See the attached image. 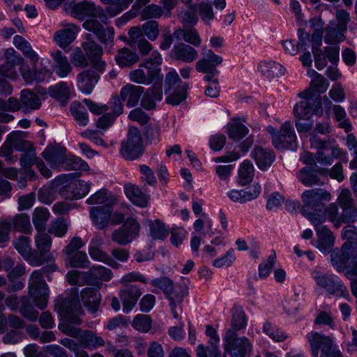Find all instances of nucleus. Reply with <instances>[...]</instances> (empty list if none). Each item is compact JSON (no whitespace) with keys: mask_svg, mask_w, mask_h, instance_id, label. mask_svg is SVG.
<instances>
[{"mask_svg":"<svg viewBox=\"0 0 357 357\" xmlns=\"http://www.w3.org/2000/svg\"><path fill=\"white\" fill-rule=\"evenodd\" d=\"M75 294L64 299L57 300L55 310L63 317L64 321L59 324V328L64 334L77 337L79 335L80 329L74 325H79L82 320L79 317L84 314L77 295V289L73 288Z\"/></svg>","mask_w":357,"mask_h":357,"instance_id":"1","label":"nucleus"},{"mask_svg":"<svg viewBox=\"0 0 357 357\" xmlns=\"http://www.w3.org/2000/svg\"><path fill=\"white\" fill-rule=\"evenodd\" d=\"M331 261L334 268L342 272L347 279L357 278V244L345 242L340 252H331Z\"/></svg>","mask_w":357,"mask_h":357,"instance_id":"2","label":"nucleus"},{"mask_svg":"<svg viewBox=\"0 0 357 357\" xmlns=\"http://www.w3.org/2000/svg\"><path fill=\"white\" fill-rule=\"evenodd\" d=\"M303 202L301 212L311 222L313 218L324 219L323 215L319 214L324 209V201L331 199L330 193L322 188H314L305 190L301 195Z\"/></svg>","mask_w":357,"mask_h":357,"instance_id":"3","label":"nucleus"},{"mask_svg":"<svg viewBox=\"0 0 357 357\" xmlns=\"http://www.w3.org/2000/svg\"><path fill=\"white\" fill-rule=\"evenodd\" d=\"M311 276L317 286L327 294L342 297L348 301L351 299L347 287L336 275L314 270Z\"/></svg>","mask_w":357,"mask_h":357,"instance_id":"4","label":"nucleus"},{"mask_svg":"<svg viewBox=\"0 0 357 357\" xmlns=\"http://www.w3.org/2000/svg\"><path fill=\"white\" fill-rule=\"evenodd\" d=\"M223 354L229 353L231 357H250L252 345L246 337H238L233 329H228L223 337Z\"/></svg>","mask_w":357,"mask_h":357,"instance_id":"5","label":"nucleus"},{"mask_svg":"<svg viewBox=\"0 0 357 357\" xmlns=\"http://www.w3.org/2000/svg\"><path fill=\"white\" fill-rule=\"evenodd\" d=\"M300 98L303 100L297 102L293 109L294 119H303L310 120L314 114L320 117L324 114L321 108V102L318 99L311 98V91L305 89L298 93Z\"/></svg>","mask_w":357,"mask_h":357,"instance_id":"6","label":"nucleus"},{"mask_svg":"<svg viewBox=\"0 0 357 357\" xmlns=\"http://www.w3.org/2000/svg\"><path fill=\"white\" fill-rule=\"evenodd\" d=\"M45 268L32 273L29 279V293L35 305L40 310L44 309L48 302V287L44 280Z\"/></svg>","mask_w":357,"mask_h":357,"instance_id":"7","label":"nucleus"},{"mask_svg":"<svg viewBox=\"0 0 357 357\" xmlns=\"http://www.w3.org/2000/svg\"><path fill=\"white\" fill-rule=\"evenodd\" d=\"M313 357H330L337 349L332 337L316 331H310L306 335Z\"/></svg>","mask_w":357,"mask_h":357,"instance_id":"8","label":"nucleus"},{"mask_svg":"<svg viewBox=\"0 0 357 357\" xmlns=\"http://www.w3.org/2000/svg\"><path fill=\"white\" fill-rule=\"evenodd\" d=\"M144 152L141 133L136 128L129 129L128 137L121 142L120 153L127 160L139 158Z\"/></svg>","mask_w":357,"mask_h":357,"instance_id":"9","label":"nucleus"},{"mask_svg":"<svg viewBox=\"0 0 357 357\" xmlns=\"http://www.w3.org/2000/svg\"><path fill=\"white\" fill-rule=\"evenodd\" d=\"M139 228L140 225L136 220L127 219L121 227L113 231L112 240L120 245H126L139 236Z\"/></svg>","mask_w":357,"mask_h":357,"instance_id":"10","label":"nucleus"},{"mask_svg":"<svg viewBox=\"0 0 357 357\" xmlns=\"http://www.w3.org/2000/svg\"><path fill=\"white\" fill-rule=\"evenodd\" d=\"M324 221L325 218H313L311 220V223L314 225L317 236L316 248L324 255H327L332 251L335 243V236L326 226L322 225Z\"/></svg>","mask_w":357,"mask_h":357,"instance_id":"11","label":"nucleus"},{"mask_svg":"<svg viewBox=\"0 0 357 357\" xmlns=\"http://www.w3.org/2000/svg\"><path fill=\"white\" fill-rule=\"evenodd\" d=\"M278 135L273 139L275 149L295 150L297 148V137L290 121H286L281 125Z\"/></svg>","mask_w":357,"mask_h":357,"instance_id":"12","label":"nucleus"},{"mask_svg":"<svg viewBox=\"0 0 357 357\" xmlns=\"http://www.w3.org/2000/svg\"><path fill=\"white\" fill-rule=\"evenodd\" d=\"M104 71H99L93 66L91 68L84 70L77 75V86L78 89L84 94L92 93L98 82L100 74Z\"/></svg>","mask_w":357,"mask_h":357,"instance_id":"13","label":"nucleus"},{"mask_svg":"<svg viewBox=\"0 0 357 357\" xmlns=\"http://www.w3.org/2000/svg\"><path fill=\"white\" fill-rule=\"evenodd\" d=\"M83 27L90 32H93L104 45L112 46L114 36V28H105L103 25L96 19L86 20L83 23Z\"/></svg>","mask_w":357,"mask_h":357,"instance_id":"14","label":"nucleus"},{"mask_svg":"<svg viewBox=\"0 0 357 357\" xmlns=\"http://www.w3.org/2000/svg\"><path fill=\"white\" fill-rule=\"evenodd\" d=\"M91 34H87L86 38L89 40L83 43L82 47L86 54L91 61L92 66L99 71H105L106 63L101 59L102 55V49L94 41L91 40Z\"/></svg>","mask_w":357,"mask_h":357,"instance_id":"15","label":"nucleus"},{"mask_svg":"<svg viewBox=\"0 0 357 357\" xmlns=\"http://www.w3.org/2000/svg\"><path fill=\"white\" fill-rule=\"evenodd\" d=\"M188 294V287L186 285H174L172 289L165 294L169 301L171 311L176 319H179L178 311L182 310V303L184 297Z\"/></svg>","mask_w":357,"mask_h":357,"instance_id":"16","label":"nucleus"},{"mask_svg":"<svg viewBox=\"0 0 357 357\" xmlns=\"http://www.w3.org/2000/svg\"><path fill=\"white\" fill-rule=\"evenodd\" d=\"M202 59L196 63V70L198 72L216 71V66L223 62V58L215 54L211 50L202 47Z\"/></svg>","mask_w":357,"mask_h":357,"instance_id":"17","label":"nucleus"},{"mask_svg":"<svg viewBox=\"0 0 357 357\" xmlns=\"http://www.w3.org/2000/svg\"><path fill=\"white\" fill-rule=\"evenodd\" d=\"M15 249L23 258L32 266L41 265L40 258L37 257V252L32 251L29 237L20 236L13 242Z\"/></svg>","mask_w":357,"mask_h":357,"instance_id":"18","label":"nucleus"},{"mask_svg":"<svg viewBox=\"0 0 357 357\" xmlns=\"http://www.w3.org/2000/svg\"><path fill=\"white\" fill-rule=\"evenodd\" d=\"M144 63L139 66L136 70H132L129 73L130 79L139 84L149 85L154 80H163V76H158V70L153 68H146V73L142 68Z\"/></svg>","mask_w":357,"mask_h":357,"instance_id":"19","label":"nucleus"},{"mask_svg":"<svg viewBox=\"0 0 357 357\" xmlns=\"http://www.w3.org/2000/svg\"><path fill=\"white\" fill-rule=\"evenodd\" d=\"M80 28L74 24H68L64 28L55 32L54 41L62 49L66 50L76 38Z\"/></svg>","mask_w":357,"mask_h":357,"instance_id":"20","label":"nucleus"},{"mask_svg":"<svg viewBox=\"0 0 357 357\" xmlns=\"http://www.w3.org/2000/svg\"><path fill=\"white\" fill-rule=\"evenodd\" d=\"M142 292L137 285L127 286L119 292V296L123 303V310L128 313L135 306Z\"/></svg>","mask_w":357,"mask_h":357,"instance_id":"21","label":"nucleus"},{"mask_svg":"<svg viewBox=\"0 0 357 357\" xmlns=\"http://www.w3.org/2000/svg\"><path fill=\"white\" fill-rule=\"evenodd\" d=\"M42 155L50 166L61 169L66 155V149L57 144L48 146L43 152Z\"/></svg>","mask_w":357,"mask_h":357,"instance_id":"22","label":"nucleus"},{"mask_svg":"<svg viewBox=\"0 0 357 357\" xmlns=\"http://www.w3.org/2000/svg\"><path fill=\"white\" fill-rule=\"evenodd\" d=\"M20 71L26 84H32L34 82H42L50 79L52 75V72L46 67L40 69L34 68L31 70L28 66H22Z\"/></svg>","mask_w":357,"mask_h":357,"instance_id":"23","label":"nucleus"},{"mask_svg":"<svg viewBox=\"0 0 357 357\" xmlns=\"http://www.w3.org/2000/svg\"><path fill=\"white\" fill-rule=\"evenodd\" d=\"M251 156L255 160L257 167L263 171L269 168L275 158L274 151L272 149L261 146L255 147L251 153Z\"/></svg>","mask_w":357,"mask_h":357,"instance_id":"24","label":"nucleus"},{"mask_svg":"<svg viewBox=\"0 0 357 357\" xmlns=\"http://www.w3.org/2000/svg\"><path fill=\"white\" fill-rule=\"evenodd\" d=\"M111 206H93L90 209V218L93 225L103 229L109 224Z\"/></svg>","mask_w":357,"mask_h":357,"instance_id":"25","label":"nucleus"},{"mask_svg":"<svg viewBox=\"0 0 357 357\" xmlns=\"http://www.w3.org/2000/svg\"><path fill=\"white\" fill-rule=\"evenodd\" d=\"M23 141L18 133L13 132L8 136L6 142L0 147V156L5 158L6 160L17 161V158L12 156L13 148L21 150V142Z\"/></svg>","mask_w":357,"mask_h":357,"instance_id":"26","label":"nucleus"},{"mask_svg":"<svg viewBox=\"0 0 357 357\" xmlns=\"http://www.w3.org/2000/svg\"><path fill=\"white\" fill-rule=\"evenodd\" d=\"M144 92V87L128 84L121 89L120 97L122 100L126 101L128 107H132L137 105Z\"/></svg>","mask_w":357,"mask_h":357,"instance_id":"27","label":"nucleus"},{"mask_svg":"<svg viewBox=\"0 0 357 357\" xmlns=\"http://www.w3.org/2000/svg\"><path fill=\"white\" fill-rule=\"evenodd\" d=\"M172 57L185 63H191L198 57L197 51L189 45L180 43L174 46L172 50Z\"/></svg>","mask_w":357,"mask_h":357,"instance_id":"28","label":"nucleus"},{"mask_svg":"<svg viewBox=\"0 0 357 357\" xmlns=\"http://www.w3.org/2000/svg\"><path fill=\"white\" fill-rule=\"evenodd\" d=\"M54 61V70L61 78L66 77L73 71V67L67 57L60 50L50 54Z\"/></svg>","mask_w":357,"mask_h":357,"instance_id":"29","label":"nucleus"},{"mask_svg":"<svg viewBox=\"0 0 357 357\" xmlns=\"http://www.w3.org/2000/svg\"><path fill=\"white\" fill-rule=\"evenodd\" d=\"M81 299L83 304L91 312H96L100 302V292L93 288H85L81 292Z\"/></svg>","mask_w":357,"mask_h":357,"instance_id":"30","label":"nucleus"},{"mask_svg":"<svg viewBox=\"0 0 357 357\" xmlns=\"http://www.w3.org/2000/svg\"><path fill=\"white\" fill-rule=\"evenodd\" d=\"M259 71L267 77H279L284 75L285 68L279 63L273 61H261L258 67Z\"/></svg>","mask_w":357,"mask_h":357,"instance_id":"31","label":"nucleus"},{"mask_svg":"<svg viewBox=\"0 0 357 357\" xmlns=\"http://www.w3.org/2000/svg\"><path fill=\"white\" fill-rule=\"evenodd\" d=\"M20 100L22 109L26 113L38 109L41 106V102L38 96L29 89H24L21 91Z\"/></svg>","mask_w":357,"mask_h":357,"instance_id":"32","label":"nucleus"},{"mask_svg":"<svg viewBox=\"0 0 357 357\" xmlns=\"http://www.w3.org/2000/svg\"><path fill=\"white\" fill-rule=\"evenodd\" d=\"M231 319L230 329H233L236 333L246 328L248 318L243 310L240 305L234 304L231 310Z\"/></svg>","mask_w":357,"mask_h":357,"instance_id":"33","label":"nucleus"},{"mask_svg":"<svg viewBox=\"0 0 357 357\" xmlns=\"http://www.w3.org/2000/svg\"><path fill=\"white\" fill-rule=\"evenodd\" d=\"M97 8L95 5L88 1H83L75 4L71 11V15L76 19L83 20L88 17H96Z\"/></svg>","mask_w":357,"mask_h":357,"instance_id":"34","label":"nucleus"},{"mask_svg":"<svg viewBox=\"0 0 357 357\" xmlns=\"http://www.w3.org/2000/svg\"><path fill=\"white\" fill-rule=\"evenodd\" d=\"M13 44L19 50H20L24 55L30 59L33 66H36L38 61V56L33 50L30 43L22 36H15L13 38Z\"/></svg>","mask_w":357,"mask_h":357,"instance_id":"35","label":"nucleus"},{"mask_svg":"<svg viewBox=\"0 0 357 357\" xmlns=\"http://www.w3.org/2000/svg\"><path fill=\"white\" fill-rule=\"evenodd\" d=\"M35 245L37 248V257H40L41 264L44 262L45 255L50 251L52 238L45 231H38L35 235Z\"/></svg>","mask_w":357,"mask_h":357,"instance_id":"36","label":"nucleus"},{"mask_svg":"<svg viewBox=\"0 0 357 357\" xmlns=\"http://www.w3.org/2000/svg\"><path fill=\"white\" fill-rule=\"evenodd\" d=\"M21 150L25 153L21 157L20 162L22 167L29 168L33 164L36 165V160H40L36 157V153L31 142L24 140L21 142Z\"/></svg>","mask_w":357,"mask_h":357,"instance_id":"37","label":"nucleus"},{"mask_svg":"<svg viewBox=\"0 0 357 357\" xmlns=\"http://www.w3.org/2000/svg\"><path fill=\"white\" fill-rule=\"evenodd\" d=\"M124 190L128 198L135 205L145 207L148 200L141 190L135 185L128 183L124 186Z\"/></svg>","mask_w":357,"mask_h":357,"instance_id":"38","label":"nucleus"},{"mask_svg":"<svg viewBox=\"0 0 357 357\" xmlns=\"http://www.w3.org/2000/svg\"><path fill=\"white\" fill-rule=\"evenodd\" d=\"M319 169L316 171L311 167H305L298 173V179L302 184L307 187L321 185V182L316 174L317 172H319Z\"/></svg>","mask_w":357,"mask_h":357,"instance_id":"39","label":"nucleus"},{"mask_svg":"<svg viewBox=\"0 0 357 357\" xmlns=\"http://www.w3.org/2000/svg\"><path fill=\"white\" fill-rule=\"evenodd\" d=\"M324 40L326 43L336 45L344 40V32L335 26V24L331 22L325 29Z\"/></svg>","mask_w":357,"mask_h":357,"instance_id":"40","label":"nucleus"},{"mask_svg":"<svg viewBox=\"0 0 357 357\" xmlns=\"http://www.w3.org/2000/svg\"><path fill=\"white\" fill-rule=\"evenodd\" d=\"M115 60L120 67H129L138 61L139 56L128 48L123 47L119 50Z\"/></svg>","mask_w":357,"mask_h":357,"instance_id":"41","label":"nucleus"},{"mask_svg":"<svg viewBox=\"0 0 357 357\" xmlns=\"http://www.w3.org/2000/svg\"><path fill=\"white\" fill-rule=\"evenodd\" d=\"M50 213L46 208L37 207L34 209L32 216L33 224L37 231H45Z\"/></svg>","mask_w":357,"mask_h":357,"instance_id":"42","label":"nucleus"},{"mask_svg":"<svg viewBox=\"0 0 357 357\" xmlns=\"http://www.w3.org/2000/svg\"><path fill=\"white\" fill-rule=\"evenodd\" d=\"M50 96L65 105L70 98V87L67 82H61L49 88Z\"/></svg>","mask_w":357,"mask_h":357,"instance_id":"43","label":"nucleus"},{"mask_svg":"<svg viewBox=\"0 0 357 357\" xmlns=\"http://www.w3.org/2000/svg\"><path fill=\"white\" fill-rule=\"evenodd\" d=\"M148 225L149 227V236L153 239H165L169 234V229L165 225L158 219L154 220H149Z\"/></svg>","mask_w":357,"mask_h":357,"instance_id":"44","label":"nucleus"},{"mask_svg":"<svg viewBox=\"0 0 357 357\" xmlns=\"http://www.w3.org/2000/svg\"><path fill=\"white\" fill-rule=\"evenodd\" d=\"M228 135L229 138L238 141L248 134V128L239 120H234L227 126Z\"/></svg>","mask_w":357,"mask_h":357,"instance_id":"45","label":"nucleus"},{"mask_svg":"<svg viewBox=\"0 0 357 357\" xmlns=\"http://www.w3.org/2000/svg\"><path fill=\"white\" fill-rule=\"evenodd\" d=\"M70 112L79 126H87L89 122V115L85 107L80 102H73L70 105Z\"/></svg>","mask_w":357,"mask_h":357,"instance_id":"46","label":"nucleus"},{"mask_svg":"<svg viewBox=\"0 0 357 357\" xmlns=\"http://www.w3.org/2000/svg\"><path fill=\"white\" fill-rule=\"evenodd\" d=\"M66 256V261L72 267L85 268L90 264L87 255L84 252H76Z\"/></svg>","mask_w":357,"mask_h":357,"instance_id":"47","label":"nucleus"},{"mask_svg":"<svg viewBox=\"0 0 357 357\" xmlns=\"http://www.w3.org/2000/svg\"><path fill=\"white\" fill-rule=\"evenodd\" d=\"M19 312L25 319L32 322L36 321L38 317V312L34 310L29 298L25 296L20 299Z\"/></svg>","mask_w":357,"mask_h":357,"instance_id":"48","label":"nucleus"},{"mask_svg":"<svg viewBox=\"0 0 357 357\" xmlns=\"http://www.w3.org/2000/svg\"><path fill=\"white\" fill-rule=\"evenodd\" d=\"M61 169L70 170H87L88 164L81 158L75 155H66Z\"/></svg>","mask_w":357,"mask_h":357,"instance_id":"49","label":"nucleus"},{"mask_svg":"<svg viewBox=\"0 0 357 357\" xmlns=\"http://www.w3.org/2000/svg\"><path fill=\"white\" fill-rule=\"evenodd\" d=\"M255 169L252 162L245 160L238 170V182L242 185H245L252 181Z\"/></svg>","mask_w":357,"mask_h":357,"instance_id":"50","label":"nucleus"},{"mask_svg":"<svg viewBox=\"0 0 357 357\" xmlns=\"http://www.w3.org/2000/svg\"><path fill=\"white\" fill-rule=\"evenodd\" d=\"M11 229L24 233H30L31 231V225L29 216L24 213L16 215L13 218Z\"/></svg>","mask_w":357,"mask_h":357,"instance_id":"51","label":"nucleus"},{"mask_svg":"<svg viewBox=\"0 0 357 357\" xmlns=\"http://www.w3.org/2000/svg\"><path fill=\"white\" fill-rule=\"evenodd\" d=\"M206 335L209 337V344L212 346V350L210 351V355L215 357H227L225 354H222L219 349L218 344L220 338L216 330L211 325H207L206 327Z\"/></svg>","mask_w":357,"mask_h":357,"instance_id":"52","label":"nucleus"},{"mask_svg":"<svg viewBox=\"0 0 357 357\" xmlns=\"http://www.w3.org/2000/svg\"><path fill=\"white\" fill-rule=\"evenodd\" d=\"M262 330L275 342H283L287 338V335L284 332L268 321L264 323Z\"/></svg>","mask_w":357,"mask_h":357,"instance_id":"53","label":"nucleus"},{"mask_svg":"<svg viewBox=\"0 0 357 357\" xmlns=\"http://www.w3.org/2000/svg\"><path fill=\"white\" fill-rule=\"evenodd\" d=\"M114 201L113 196L107 194V190L101 189L88 198L86 203L91 205L105 204V206H111Z\"/></svg>","mask_w":357,"mask_h":357,"instance_id":"54","label":"nucleus"},{"mask_svg":"<svg viewBox=\"0 0 357 357\" xmlns=\"http://www.w3.org/2000/svg\"><path fill=\"white\" fill-rule=\"evenodd\" d=\"M187 84L178 85L166 98V102L172 105H179L186 98Z\"/></svg>","mask_w":357,"mask_h":357,"instance_id":"55","label":"nucleus"},{"mask_svg":"<svg viewBox=\"0 0 357 357\" xmlns=\"http://www.w3.org/2000/svg\"><path fill=\"white\" fill-rule=\"evenodd\" d=\"M89 280H102L108 281L112 278L110 269L102 266H94L87 272Z\"/></svg>","mask_w":357,"mask_h":357,"instance_id":"56","label":"nucleus"},{"mask_svg":"<svg viewBox=\"0 0 357 357\" xmlns=\"http://www.w3.org/2000/svg\"><path fill=\"white\" fill-rule=\"evenodd\" d=\"M81 341L82 345L86 348H96L105 344V341L100 336L90 331L84 333Z\"/></svg>","mask_w":357,"mask_h":357,"instance_id":"57","label":"nucleus"},{"mask_svg":"<svg viewBox=\"0 0 357 357\" xmlns=\"http://www.w3.org/2000/svg\"><path fill=\"white\" fill-rule=\"evenodd\" d=\"M328 85L327 79L320 75H317L316 77L312 79L310 83V87L307 89H310L311 91V98H313L314 91L319 93H323L326 91Z\"/></svg>","mask_w":357,"mask_h":357,"instance_id":"58","label":"nucleus"},{"mask_svg":"<svg viewBox=\"0 0 357 357\" xmlns=\"http://www.w3.org/2000/svg\"><path fill=\"white\" fill-rule=\"evenodd\" d=\"M331 153L326 154L324 151H317L316 154V160L322 165H331L333 162V158H337L340 155L341 150L337 147H331Z\"/></svg>","mask_w":357,"mask_h":357,"instance_id":"59","label":"nucleus"},{"mask_svg":"<svg viewBox=\"0 0 357 357\" xmlns=\"http://www.w3.org/2000/svg\"><path fill=\"white\" fill-rule=\"evenodd\" d=\"M333 112L335 120L339 122V127L343 128L345 132H349L351 130V125L347 118V114L344 109L340 105L333 107Z\"/></svg>","mask_w":357,"mask_h":357,"instance_id":"60","label":"nucleus"},{"mask_svg":"<svg viewBox=\"0 0 357 357\" xmlns=\"http://www.w3.org/2000/svg\"><path fill=\"white\" fill-rule=\"evenodd\" d=\"M132 326L140 332H147L151 327V319L149 315L138 314L132 322Z\"/></svg>","mask_w":357,"mask_h":357,"instance_id":"61","label":"nucleus"},{"mask_svg":"<svg viewBox=\"0 0 357 357\" xmlns=\"http://www.w3.org/2000/svg\"><path fill=\"white\" fill-rule=\"evenodd\" d=\"M91 188V184L84 181H77L74 183L72 191V199H79L86 195Z\"/></svg>","mask_w":357,"mask_h":357,"instance_id":"62","label":"nucleus"},{"mask_svg":"<svg viewBox=\"0 0 357 357\" xmlns=\"http://www.w3.org/2000/svg\"><path fill=\"white\" fill-rule=\"evenodd\" d=\"M67 229L68 223L63 218H59L52 222L48 232L57 237H62L66 233Z\"/></svg>","mask_w":357,"mask_h":357,"instance_id":"63","label":"nucleus"},{"mask_svg":"<svg viewBox=\"0 0 357 357\" xmlns=\"http://www.w3.org/2000/svg\"><path fill=\"white\" fill-rule=\"evenodd\" d=\"M144 35H145L149 40L154 41L157 39L159 35V24L158 22L154 20H150L142 26Z\"/></svg>","mask_w":357,"mask_h":357,"instance_id":"64","label":"nucleus"}]
</instances>
